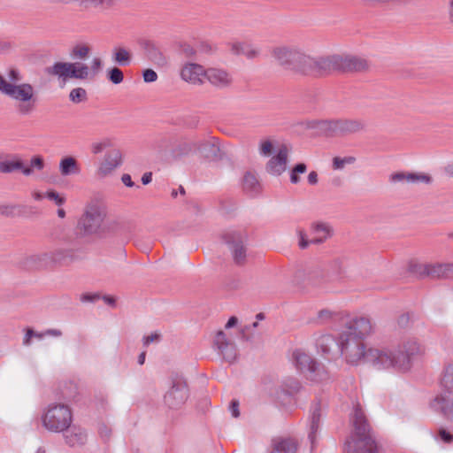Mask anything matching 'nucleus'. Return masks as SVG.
Returning <instances> with one entry per match:
<instances>
[{
  "instance_id": "1",
  "label": "nucleus",
  "mask_w": 453,
  "mask_h": 453,
  "mask_svg": "<svg viewBox=\"0 0 453 453\" xmlns=\"http://www.w3.org/2000/svg\"><path fill=\"white\" fill-rule=\"evenodd\" d=\"M51 237L71 249H58L50 253L51 266H69L86 258L85 250L80 248L102 237L100 228H53Z\"/></svg>"
},
{
  "instance_id": "2",
  "label": "nucleus",
  "mask_w": 453,
  "mask_h": 453,
  "mask_svg": "<svg viewBox=\"0 0 453 453\" xmlns=\"http://www.w3.org/2000/svg\"><path fill=\"white\" fill-rule=\"evenodd\" d=\"M372 332V324L369 318L357 317L349 319L340 333V356L347 363L357 365L361 360L366 361L364 340Z\"/></svg>"
},
{
  "instance_id": "3",
  "label": "nucleus",
  "mask_w": 453,
  "mask_h": 453,
  "mask_svg": "<svg viewBox=\"0 0 453 453\" xmlns=\"http://www.w3.org/2000/svg\"><path fill=\"white\" fill-rule=\"evenodd\" d=\"M352 432L345 443V453H375V434L359 403H356L349 418Z\"/></svg>"
},
{
  "instance_id": "4",
  "label": "nucleus",
  "mask_w": 453,
  "mask_h": 453,
  "mask_svg": "<svg viewBox=\"0 0 453 453\" xmlns=\"http://www.w3.org/2000/svg\"><path fill=\"white\" fill-rule=\"evenodd\" d=\"M8 78L11 82H7L0 75V92L15 101L20 102L17 108L20 115H29L35 111L36 105L34 87L29 83L16 84L22 80V76L17 69H11L8 73Z\"/></svg>"
},
{
  "instance_id": "5",
  "label": "nucleus",
  "mask_w": 453,
  "mask_h": 453,
  "mask_svg": "<svg viewBox=\"0 0 453 453\" xmlns=\"http://www.w3.org/2000/svg\"><path fill=\"white\" fill-rule=\"evenodd\" d=\"M365 123L357 119H336L312 120L309 127L318 130L326 136L348 135L362 131Z\"/></svg>"
},
{
  "instance_id": "6",
  "label": "nucleus",
  "mask_w": 453,
  "mask_h": 453,
  "mask_svg": "<svg viewBox=\"0 0 453 453\" xmlns=\"http://www.w3.org/2000/svg\"><path fill=\"white\" fill-rule=\"evenodd\" d=\"M42 426L52 433H62L70 427L73 413L68 405L54 403L48 406L42 416Z\"/></svg>"
},
{
  "instance_id": "7",
  "label": "nucleus",
  "mask_w": 453,
  "mask_h": 453,
  "mask_svg": "<svg viewBox=\"0 0 453 453\" xmlns=\"http://www.w3.org/2000/svg\"><path fill=\"white\" fill-rule=\"evenodd\" d=\"M222 242L229 250L236 265H243L247 261L248 235L241 228H227L221 234Z\"/></svg>"
},
{
  "instance_id": "8",
  "label": "nucleus",
  "mask_w": 453,
  "mask_h": 453,
  "mask_svg": "<svg viewBox=\"0 0 453 453\" xmlns=\"http://www.w3.org/2000/svg\"><path fill=\"white\" fill-rule=\"evenodd\" d=\"M292 359L296 369L308 380L320 382L329 379V373L326 367L304 351L296 349L292 354Z\"/></svg>"
},
{
  "instance_id": "9",
  "label": "nucleus",
  "mask_w": 453,
  "mask_h": 453,
  "mask_svg": "<svg viewBox=\"0 0 453 453\" xmlns=\"http://www.w3.org/2000/svg\"><path fill=\"white\" fill-rule=\"evenodd\" d=\"M272 55L284 70L301 75L306 55L304 51L294 46H280L273 50Z\"/></svg>"
},
{
  "instance_id": "10",
  "label": "nucleus",
  "mask_w": 453,
  "mask_h": 453,
  "mask_svg": "<svg viewBox=\"0 0 453 453\" xmlns=\"http://www.w3.org/2000/svg\"><path fill=\"white\" fill-rule=\"evenodd\" d=\"M336 54L312 57L306 54L301 75L322 77L336 72Z\"/></svg>"
},
{
  "instance_id": "11",
  "label": "nucleus",
  "mask_w": 453,
  "mask_h": 453,
  "mask_svg": "<svg viewBox=\"0 0 453 453\" xmlns=\"http://www.w3.org/2000/svg\"><path fill=\"white\" fill-rule=\"evenodd\" d=\"M49 75L57 76L66 81L67 79L86 80L90 75L89 67L82 63L55 62L46 68Z\"/></svg>"
},
{
  "instance_id": "12",
  "label": "nucleus",
  "mask_w": 453,
  "mask_h": 453,
  "mask_svg": "<svg viewBox=\"0 0 453 453\" xmlns=\"http://www.w3.org/2000/svg\"><path fill=\"white\" fill-rule=\"evenodd\" d=\"M377 369H389L395 366L396 362L395 349L388 346L368 349L366 361Z\"/></svg>"
},
{
  "instance_id": "13",
  "label": "nucleus",
  "mask_w": 453,
  "mask_h": 453,
  "mask_svg": "<svg viewBox=\"0 0 453 453\" xmlns=\"http://www.w3.org/2000/svg\"><path fill=\"white\" fill-rule=\"evenodd\" d=\"M106 216V206L96 201H92L85 206L84 212L78 222V226H101Z\"/></svg>"
},
{
  "instance_id": "14",
  "label": "nucleus",
  "mask_w": 453,
  "mask_h": 453,
  "mask_svg": "<svg viewBox=\"0 0 453 453\" xmlns=\"http://www.w3.org/2000/svg\"><path fill=\"white\" fill-rule=\"evenodd\" d=\"M420 353V346L415 339L404 341L401 346H398V372L410 371L412 363Z\"/></svg>"
},
{
  "instance_id": "15",
  "label": "nucleus",
  "mask_w": 453,
  "mask_h": 453,
  "mask_svg": "<svg viewBox=\"0 0 453 453\" xmlns=\"http://www.w3.org/2000/svg\"><path fill=\"white\" fill-rule=\"evenodd\" d=\"M336 72L338 73H362L370 68L368 60L356 55L336 54Z\"/></svg>"
},
{
  "instance_id": "16",
  "label": "nucleus",
  "mask_w": 453,
  "mask_h": 453,
  "mask_svg": "<svg viewBox=\"0 0 453 453\" xmlns=\"http://www.w3.org/2000/svg\"><path fill=\"white\" fill-rule=\"evenodd\" d=\"M213 348L228 363L236 360L238 350L235 342L223 330H219L213 338Z\"/></svg>"
},
{
  "instance_id": "17",
  "label": "nucleus",
  "mask_w": 453,
  "mask_h": 453,
  "mask_svg": "<svg viewBox=\"0 0 453 453\" xmlns=\"http://www.w3.org/2000/svg\"><path fill=\"white\" fill-rule=\"evenodd\" d=\"M326 262L311 261L307 263L299 273L303 280L311 285H319L328 280Z\"/></svg>"
},
{
  "instance_id": "18",
  "label": "nucleus",
  "mask_w": 453,
  "mask_h": 453,
  "mask_svg": "<svg viewBox=\"0 0 453 453\" xmlns=\"http://www.w3.org/2000/svg\"><path fill=\"white\" fill-rule=\"evenodd\" d=\"M188 397L187 383L181 380L173 382L172 387L165 393L164 402L170 409L180 408Z\"/></svg>"
},
{
  "instance_id": "19",
  "label": "nucleus",
  "mask_w": 453,
  "mask_h": 453,
  "mask_svg": "<svg viewBox=\"0 0 453 453\" xmlns=\"http://www.w3.org/2000/svg\"><path fill=\"white\" fill-rule=\"evenodd\" d=\"M331 228H303L299 231L298 245L301 249H306L310 244H319L331 237Z\"/></svg>"
},
{
  "instance_id": "20",
  "label": "nucleus",
  "mask_w": 453,
  "mask_h": 453,
  "mask_svg": "<svg viewBox=\"0 0 453 453\" xmlns=\"http://www.w3.org/2000/svg\"><path fill=\"white\" fill-rule=\"evenodd\" d=\"M302 388L300 381L293 377H288L281 380L274 389L273 395L282 403H288Z\"/></svg>"
},
{
  "instance_id": "21",
  "label": "nucleus",
  "mask_w": 453,
  "mask_h": 453,
  "mask_svg": "<svg viewBox=\"0 0 453 453\" xmlns=\"http://www.w3.org/2000/svg\"><path fill=\"white\" fill-rule=\"evenodd\" d=\"M430 408L453 423V392H441L430 402Z\"/></svg>"
},
{
  "instance_id": "22",
  "label": "nucleus",
  "mask_w": 453,
  "mask_h": 453,
  "mask_svg": "<svg viewBox=\"0 0 453 453\" xmlns=\"http://www.w3.org/2000/svg\"><path fill=\"white\" fill-rule=\"evenodd\" d=\"M317 348L326 359L340 356V336L336 339L331 334L321 335L317 340Z\"/></svg>"
},
{
  "instance_id": "23",
  "label": "nucleus",
  "mask_w": 453,
  "mask_h": 453,
  "mask_svg": "<svg viewBox=\"0 0 453 453\" xmlns=\"http://www.w3.org/2000/svg\"><path fill=\"white\" fill-rule=\"evenodd\" d=\"M288 162V150L285 146H282L276 156L271 157L266 163V172L273 176L281 175L287 168Z\"/></svg>"
},
{
  "instance_id": "24",
  "label": "nucleus",
  "mask_w": 453,
  "mask_h": 453,
  "mask_svg": "<svg viewBox=\"0 0 453 453\" xmlns=\"http://www.w3.org/2000/svg\"><path fill=\"white\" fill-rule=\"evenodd\" d=\"M121 164L122 154L120 150L116 149L111 150L105 154L103 162L98 167L97 173L100 177H105Z\"/></svg>"
},
{
  "instance_id": "25",
  "label": "nucleus",
  "mask_w": 453,
  "mask_h": 453,
  "mask_svg": "<svg viewBox=\"0 0 453 453\" xmlns=\"http://www.w3.org/2000/svg\"><path fill=\"white\" fill-rule=\"evenodd\" d=\"M196 151H198L202 157L209 160H215L220 157V147L219 140L211 137L209 140L194 142Z\"/></svg>"
},
{
  "instance_id": "26",
  "label": "nucleus",
  "mask_w": 453,
  "mask_h": 453,
  "mask_svg": "<svg viewBox=\"0 0 453 453\" xmlns=\"http://www.w3.org/2000/svg\"><path fill=\"white\" fill-rule=\"evenodd\" d=\"M204 77L211 84L219 88H227L232 83L230 74L222 69L209 68L205 71Z\"/></svg>"
},
{
  "instance_id": "27",
  "label": "nucleus",
  "mask_w": 453,
  "mask_h": 453,
  "mask_svg": "<svg viewBox=\"0 0 453 453\" xmlns=\"http://www.w3.org/2000/svg\"><path fill=\"white\" fill-rule=\"evenodd\" d=\"M62 433L65 443L70 447L81 446L87 441L86 431L78 426L70 425V427Z\"/></svg>"
},
{
  "instance_id": "28",
  "label": "nucleus",
  "mask_w": 453,
  "mask_h": 453,
  "mask_svg": "<svg viewBox=\"0 0 453 453\" xmlns=\"http://www.w3.org/2000/svg\"><path fill=\"white\" fill-rule=\"evenodd\" d=\"M430 272V264L423 265L415 260H410L404 271L400 273L401 279L404 278H425L428 277Z\"/></svg>"
},
{
  "instance_id": "29",
  "label": "nucleus",
  "mask_w": 453,
  "mask_h": 453,
  "mask_svg": "<svg viewBox=\"0 0 453 453\" xmlns=\"http://www.w3.org/2000/svg\"><path fill=\"white\" fill-rule=\"evenodd\" d=\"M205 70L201 65L189 63L183 66L180 72L181 78L193 84L202 83V77Z\"/></svg>"
},
{
  "instance_id": "30",
  "label": "nucleus",
  "mask_w": 453,
  "mask_h": 453,
  "mask_svg": "<svg viewBox=\"0 0 453 453\" xmlns=\"http://www.w3.org/2000/svg\"><path fill=\"white\" fill-rule=\"evenodd\" d=\"M242 187L243 191L251 197L257 196L262 190V186L257 174L250 171L246 172L243 175Z\"/></svg>"
},
{
  "instance_id": "31",
  "label": "nucleus",
  "mask_w": 453,
  "mask_h": 453,
  "mask_svg": "<svg viewBox=\"0 0 453 453\" xmlns=\"http://www.w3.org/2000/svg\"><path fill=\"white\" fill-rule=\"evenodd\" d=\"M428 277L432 279L453 280V263L430 264Z\"/></svg>"
},
{
  "instance_id": "32",
  "label": "nucleus",
  "mask_w": 453,
  "mask_h": 453,
  "mask_svg": "<svg viewBox=\"0 0 453 453\" xmlns=\"http://www.w3.org/2000/svg\"><path fill=\"white\" fill-rule=\"evenodd\" d=\"M297 442L290 438H276L272 442L271 453H296Z\"/></svg>"
},
{
  "instance_id": "33",
  "label": "nucleus",
  "mask_w": 453,
  "mask_h": 453,
  "mask_svg": "<svg viewBox=\"0 0 453 453\" xmlns=\"http://www.w3.org/2000/svg\"><path fill=\"white\" fill-rule=\"evenodd\" d=\"M143 49L148 59L157 65H164L166 64V59L158 47L150 41H146L143 43Z\"/></svg>"
},
{
  "instance_id": "34",
  "label": "nucleus",
  "mask_w": 453,
  "mask_h": 453,
  "mask_svg": "<svg viewBox=\"0 0 453 453\" xmlns=\"http://www.w3.org/2000/svg\"><path fill=\"white\" fill-rule=\"evenodd\" d=\"M21 171L23 174L28 176L33 173V169L28 166H25L24 163L20 159L16 160H5L0 162V172L4 173H10L14 171Z\"/></svg>"
},
{
  "instance_id": "35",
  "label": "nucleus",
  "mask_w": 453,
  "mask_h": 453,
  "mask_svg": "<svg viewBox=\"0 0 453 453\" xmlns=\"http://www.w3.org/2000/svg\"><path fill=\"white\" fill-rule=\"evenodd\" d=\"M59 172L63 176L79 174L81 168L77 159L72 156L64 157L59 162Z\"/></svg>"
},
{
  "instance_id": "36",
  "label": "nucleus",
  "mask_w": 453,
  "mask_h": 453,
  "mask_svg": "<svg viewBox=\"0 0 453 453\" xmlns=\"http://www.w3.org/2000/svg\"><path fill=\"white\" fill-rule=\"evenodd\" d=\"M398 182L411 184L424 182L426 184H430L432 182V177L425 173L398 172Z\"/></svg>"
},
{
  "instance_id": "37",
  "label": "nucleus",
  "mask_w": 453,
  "mask_h": 453,
  "mask_svg": "<svg viewBox=\"0 0 453 453\" xmlns=\"http://www.w3.org/2000/svg\"><path fill=\"white\" fill-rule=\"evenodd\" d=\"M321 412L319 403H315L312 406L311 414L310 417V431L308 434V438L313 446L316 438V433L319 430V423H320Z\"/></svg>"
},
{
  "instance_id": "38",
  "label": "nucleus",
  "mask_w": 453,
  "mask_h": 453,
  "mask_svg": "<svg viewBox=\"0 0 453 453\" xmlns=\"http://www.w3.org/2000/svg\"><path fill=\"white\" fill-rule=\"evenodd\" d=\"M326 269L328 273V280L330 278H338L345 273L344 258L335 257L328 262H326Z\"/></svg>"
},
{
  "instance_id": "39",
  "label": "nucleus",
  "mask_w": 453,
  "mask_h": 453,
  "mask_svg": "<svg viewBox=\"0 0 453 453\" xmlns=\"http://www.w3.org/2000/svg\"><path fill=\"white\" fill-rule=\"evenodd\" d=\"M27 265L35 268L50 267L51 266L50 253L32 255L27 258Z\"/></svg>"
},
{
  "instance_id": "40",
  "label": "nucleus",
  "mask_w": 453,
  "mask_h": 453,
  "mask_svg": "<svg viewBox=\"0 0 453 453\" xmlns=\"http://www.w3.org/2000/svg\"><path fill=\"white\" fill-rule=\"evenodd\" d=\"M112 59L120 66H128L132 61V55L126 48L117 47L113 50Z\"/></svg>"
},
{
  "instance_id": "41",
  "label": "nucleus",
  "mask_w": 453,
  "mask_h": 453,
  "mask_svg": "<svg viewBox=\"0 0 453 453\" xmlns=\"http://www.w3.org/2000/svg\"><path fill=\"white\" fill-rule=\"evenodd\" d=\"M441 384L442 392H453V364L445 366Z\"/></svg>"
},
{
  "instance_id": "42",
  "label": "nucleus",
  "mask_w": 453,
  "mask_h": 453,
  "mask_svg": "<svg viewBox=\"0 0 453 453\" xmlns=\"http://www.w3.org/2000/svg\"><path fill=\"white\" fill-rule=\"evenodd\" d=\"M232 50L237 55H244L250 59L258 56V50L252 49L250 45L247 43H234L232 46Z\"/></svg>"
},
{
  "instance_id": "43",
  "label": "nucleus",
  "mask_w": 453,
  "mask_h": 453,
  "mask_svg": "<svg viewBox=\"0 0 453 453\" xmlns=\"http://www.w3.org/2000/svg\"><path fill=\"white\" fill-rule=\"evenodd\" d=\"M26 211V206L20 204L0 205V214L7 217L19 216Z\"/></svg>"
},
{
  "instance_id": "44",
  "label": "nucleus",
  "mask_w": 453,
  "mask_h": 453,
  "mask_svg": "<svg viewBox=\"0 0 453 453\" xmlns=\"http://www.w3.org/2000/svg\"><path fill=\"white\" fill-rule=\"evenodd\" d=\"M307 165L304 163H297L294 165L290 172V182L292 184H297L300 182V174L306 173Z\"/></svg>"
},
{
  "instance_id": "45",
  "label": "nucleus",
  "mask_w": 453,
  "mask_h": 453,
  "mask_svg": "<svg viewBox=\"0 0 453 453\" xmlns=\"http://www.w3.org/2000/svg\"><path fill=\"white\" fill-rule=\"evenodd\" d=\"M90 52L89 46L86 44H77L71 50L73 58L85 59Z\"/></svg>"
},
{
  "instance_id": "46",
  "label": "nucleus",
  "mask_w": 453,
  "mask_h": 453,
  "mask_svg": "<svg viewBox=\"0 0 453 453\" xmlns=\"http://www.w3.org/2000/svg\"><path fill=\"white\" fill-rule=\"evenodd\" d=\"M69 99L74 104L85 102L88 99L86 89L83 88H75L72 89L69 94Z\"/></svg>"
},
{
  "instance_id": "47",
  "label": "nucleus",
  "mask_w": 453,
  "mask_h": 453,
  "mask_svg": "<svg viewBox=\"0 0 453 453\" xmlns=\"http://www.w3.org/2000/svg\"><path fill=\"white\" fill-rule=\"evenodd\" d=\"M107 79L113 84L118 85L124 80V73L119 67H111L107 71Z\"/></svg>"
},
{
  "instance_id": "48",
  "label": "nucleus",
  "mask_w": 453,
  "mask_h": 453,
  "mask_svg": "<svg viewBox=\"0 0 453 453\" xmlns=\"http://www.w3.org/2000/svg\"><path fill=\"white\" fill-rule=\"evenodd\" d=\"M193 150H196V146L194 145V142H183L178 145L174 153L176 156H185L189 154Z\"/></svg>"
},
{
  "instance_id": "49",
  "label": "nucleus",
  "mask_w": 453,
  "mask_h": 453,
  "mask_svg": "<svg viewBox=\"0 0 453 453\" xmlns=\"http://www.w3.org/2000/svg\"><path fill=\"white\" fill-rule=\"evenodd\" d=\"M414 319V312H404L400 317H398V327L408 328Z\"/></svg>"
},
{
  "instance_id": "50",
  "label": "nucleus",
  "mask_w": 453,
  "mask_h": 453,
  "mask_svg": "<svg viewBox=\"0 0 453 453\" xmlns=\"http://www.w3.org/2000/svg\"><path fill=\"white\" fill-rule=\"evenodd\" d=\"M45 197L48 199L53 201L57 205L60 206L65 203V198L61 196L57 191L55 190H49L45 194Z\"/></svg>"
},
{
  "instance_id": "51",
  "label": "nucleus",
  "mask_w": 453,
  "mask_h": 453,
  "mask_svg": "<svg viewBox=\"0 0 453 453\" xmlns=\"http://www.w3.org/2000/svg\"><path fill=\"white\" fill-rule=\"evenodd\" d=\"M103 68V61L100 58H94L91 61L89 68L91 77H94L99 73Z\"/></svg>"
},
{
  "instance_id": "52",
  "label": "nucleus",
  "mask_w": 453,
  "mask_h": 453,
  "mask_svg": "<svg viewBox=\"0 0 453 453\" xmlns=\"http://www.w3.org/2000/svg\"><path fill=\"white\" fill-rule=\"evenodd\" d=\"M437 438L444 443H451L453 441V434L445 428H440Z\"/></svg>"
},
{
  "instance_id": "53",
  "label": "nucleus",
  "mask_w": 453,
  "mask_h": 453,
  "mask_svg": "<svg viewBox=\"0 0 453 453\" xmlns=\"http://www.w3.org/2000/svg\"><path fill=\"white\" fill-rule=\"evenodd\" d=\"M273 143L269 140L261 142L260 147H259V153L262 156H265V157L270 156L273 153Z\"/></svg>"
},
{
  "instance_id": "54",
  "label": "nucleus",
  "mask_w": 453,
  "mask_h": 453,
  "mask_svg": "<svg viewBox=\"0 0 453 453\" xmlns=\"http://www.w3.org/2000/svg\"><path fill=\"white\" fill-rule=\"evenodd\" d=\"M142 78L144 82H154L157 80V73L153 69L148 68L142 72Z\"/></svg>"
},
{
  "instance_id": "55",
  "label": "nucleus",
  "mask_w": 453,
  "mask_h": 453,
  "mask_svg": "<svg viewBox=\"0 0 453 453\" xmlns=\"http://www.w3.org/2000/svg\"><path fill=\"white\" fill-rule=\"evenodd\" d=\"M99 299H101L99 293H84L80 297V300L82 303H95Z\"/></svg>"
},
{
  "instance_id": "56",
  "label": "nucleus",
  "mask_w": 453,
  "mask_h": 453,
  "mask_svg": "<svg viewBox=\"0 0 453 453\" xmlns=\"http://www.w3.org/2000/svg\"><path fill=\"white\" fill-rule=\"evenodd\" d=\"M108 146H110V142L107 140L101 142H95L91 146V151L93 154H99Z\"/></svg>"
},
{
  "instance_id": "57",
  "label": "nucleus",
  "mask_w": 453,
  "mask_h": 453,
  "mask_svg": "<svg viewBox=\"0 0 453 453\" xmlns=\"http://www.w3.org/2000/svg\"><path fill=\"white\" fill-rule=\"evenodd\" d=\"M34 334H35V330L33 328H30V327L26 328L22 344L26 347L30 346L32 344V338L34 337Z\"/></svg>"
},
{
  "instance_id": "58",
  "label": "nucleus",
  "mask_w": 453,
  "mask_h": 453,
  "mask_svg": "<svg viewBox=\"0 0 453 453\" xmlns=\"http://www.w3.org/2000/svg\"><path fill=\"white\" fill-rule=\"evenodd\" d=\"M32 168H35L37 170H42L44 167V161L41 156H35L31 158L30 166Z\"/></svg>"
},
{
  "instance_id": "59",
  "label": "nucleus",
  "mask_w": 453,
  "mask_h": 453,
  "mask_svg": "<svg viewBox=\"0 0 453 453\" xmlns=\"http://www.w3.org/2000/svg\"><path fill=\"white\" fill-rule=\"evenodd\" d=\"M160 334L158 333H153L150 335H147L143 337V345L147 347L149 344L154 342H158L160 340Z\"/></svg>"
},
{
  "instance_id": "60",
  "label": "nucleus",
  "mask_w": 453,
  "mask_h": 453,
  "mask_svg": "<svg viewBox=\"0 0 453 453\" xmlns=\"http://www.w3.org/2000/svg\"><path fill=\"white\" fill-rule=\"evenodd\" d=\"M98 431H99V434H100L101 438L104 439V441L108 440L111 434V429L104 424H102L99 426Z\"/></svg>"
},
{
  "instance_id": "61",
  "label": "nucleus",
  "mask_w": 453,
  "mask_h": 453,
  "mask_svg": "<svg viewBox=\"0 0 453 453\" xmlns=\"http://www.w3.org/2000/svg\"><path fill=\"white\" fill-rule=\"evenodd\" d=\"M181 51L187 58H193L196 55V50L189 44L181 45Z\"/></svg>"
},
{
  "instance_id": "62",
  "label": "nucleus",
  "mask_w": 453,
  "mask_h": 453,
  "mask_svg": "<svg viewBox=\"0 0 453 453\" xmlns=\"http://www.w3.org/2000/svg\"><path fill=\"white\" fill-rule=\"evenodd\" d=\"M229 411L234 418H238L240 416L239 402L237 400H233L230 403Z\"/></svg>"
},
{
  "instance_id": "63",
  "label": "nucleus",
  "mask_w": 453,
  "mask_h": 453,
  "mask_svg": "<svg viewBox=\"0 0 453 453\" xmlns=\"http://www.w3.org/2000/svg\"><path fill=\"white\" fill-rule=\"evenodd\" d=\"M121 181L123 184L128 188H132L134 186V182L132 180L131 175L128 173H124L121 176Z\"/></svg>"
},
{
  "instance_id": "64",
  "label": "nucleus",
  "mask_w": 453,
  "mask_h": 453,
  "mask_svg": "<svg viewBox=\"0 0 453 453\" xmlns=\"http://www.w3.org/2000/svg\"><path fill=\"white\" fill-rule=\"evenodd\" d=\"M46 336L61 337L63 332L60 329L50 328L45 330Z\"/></svg>"
}]
</instances>
